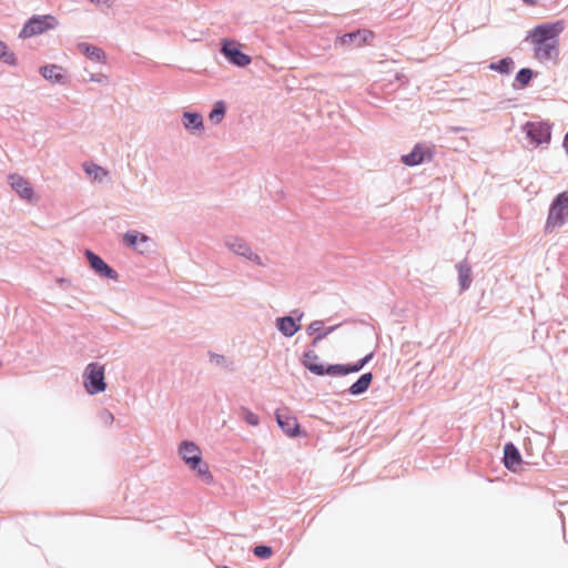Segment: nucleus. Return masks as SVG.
<instances>
[{
  "mask_svg": "<svg viewBox=\"0 0 568 568\" xmlns=\"http://www.w3.org/2000/svg\"><path fill=\"white\" fill-rule=\"evenodd\" d=\"M565 29L562 20L546 22L528 31L527 40L534 44V57L539 61L557 60L559 34Z\"/></svg>",
  "mask_w": 568,
  "mask_h": 568,
  "instance_id": "obj_1",
  "label": "nucleus"
},
{
  "mask_svg": "<svg viewBox=\"0 0 568 568\" xmlns=\"http://www.w3.org/2000/svg\"><path fill=\"white\" fill-rule=\"evenodd\" d=\"M0 60L10 67L18 64V59L13 51H10L8 44L0 40Z\"/></svg>",
  "mask_w": 568,
  "mask_h": 568,
  "instance_id": "obj_28",
  "label": "nucleus"
},
{
  "mask_svg": "<svg viewBox=\"0 0 568 568\" xmlns=\"http://www.w3.org/2000/svg\"><path fill=\"white\" fill-rule=\"evenodd\" d=\"M220 52L231 64L237 68H245L252 61L251 57L242 51L236 41L227 38L221 40Z\"/></svg>",
  "mask_w": 568,
  "mask_h": 568,
  "instance_id": "obj_8",
  "label": "nucleus"
},
{
  "mask_svg": "<svg viewBox=\"0 0 568 568\" xmlns=\"http://www.w3.org/2000/svg\"><path fill=\"white\" fill-rule=\"evenodd\" d=\"M182 123L189 131L204 130L203 118L199 112L185 111L182 115Z\"/></svg>",
  "mask_w": 568,
  "mask_h": 568,
  "instance_id": "obj_23",
  "label": "nucleus"
},
{
  "mask_svg": "<svg viewBox=\"0 0 568 568\" xmlns=\"http://www.w3.org/2000/svg\"><path fill=\"white\" fill-rule=\"evenodd\" d=\"M373 357H374V352H371V353L366 354L364 357H362L361 359H362L363 365L364 366L367 365L373 359Z\"/></svg>",
  "mask_w": 568,
  "mask_h": 568,
  "instance_id": "obj_37",
  "label": "nucleus"
},
{
  "mask_svg": "<svg viewBox=\"0 0 568 568\" xmlns=\"http://www.w3.org/2000/svg\"><path fill=\"white\" fill-rule=\"evenodd\" d=\"M39 73L49 82L53 84H65L68 77L65 70L58 64H45L40 67Z\"/></svg>",
  "mask_w": 568,
  "mask_h": 568,
  "instance_id": "obj_17",
  "label": "nucleus"
},
{
  "mask_svg": "<svg viewBox=\"0 0 568 568\" xmlns=\"http://www.w3.org/2000/svg\"><path fill=\"white\" fill-rule=\"evenodd\" d=\"M275 419L282 432L291 438H297L305 435L302 430L297 418L290 414L287 408H277L275 410Z\"/></svg>",
  "mask_w": 568,
  "mask_h": 568,
  "instance_id": "obj_10",
  "label": "nucleus"
},
{
  "mask_svg": "<svg viewBox=\"0 0 568 568\" xmlns=\"http://www.w3.org/2000/svg\"><path fill=\"white\" fill-rule=\"evenodd\" d=\"M373 378L374 376L371 372L364 373L347 388L346 392L352 396H361L368 390Z\"/></svg>",
  "mask_w": 568,
  "mask_h": 568,
  "instance_id": "obj_19",
  "label": "nucleus"
},
{
  "mask_svg": "<svg viewBox=\"0 0 568 568\" xmlns=\"http://www.w3.org/2000/svg\"><path fill=\"white\" fill-rule=\"evenodd\" d=\"M312 336H313V339L311 342V348L310 349H314L322 342V339L317 338L316 335H312Z\"/></svg>",
  "mask_w": 568,
  "mask_h": 568,
  "instance_id": "obj_40",
  "label": "nucleus"
},
{
  "mask_svg": "<svg viewBox=\"0 0 568 568\" xmlns=\"http://www.w3.org/2000/svg\"><path fill=\"white\" fill-rule=\"evenodd\" d=\"M342 324L338 323L336 325H331L327 327H324V321L316 320L313 321L306 328V332L308 335H316L317 338H321L322 341L326 338L329 334H332L334 331H336Z\"/></svg>",
  "mask_w": 568,
  "mask_h": 568,
  "instance_id": "obj_20",
  "label": "nucleus"
},
{
  "mask_svg": "<svg viewBox=\"0 0 568 568\" xmlns=\"http://www.w3.org/2000/svg\"><path fill=\"white\" fill-rule=\"evenodd\" d=\"M209 359L212 364L226 368L229 371H233V363L229 362L224 355L214 353L212 351L209 352Z\"/></svg>",
  "mask_w": 568,
  "mask_h": 568,
  "instance_id": "obj_29",
  "label": "nucleus"
},
{
  "mask_svg": "<svg viewBox=\"0 0 568 568\" xmlns=\"http://www.w3.org/2000/svg\"><path fill=\"white\" fill-rule=\"evenodd\" d=\"M487 68L500 74H510L515 69V61L511 57H505L496 62H490Z\"/></svg>",
  "mask_w": 568,
  "mask_h": 568,
  "instance_id": "obj_25",
  "label": "nucleus"
},
{
  "mask_svg": "<svg viewBox=\"0 0 568 568\" xmlns=\"http://www.w3.org/2000/svg\"><path fill=\"white\" fill-rule=\"evenodd\" d=\"M226 114V103L223 100L214 102L212 110L209 113V120L213 124H220Z\"/></svg>",
  "mask_w": 568,
  "mask_h": 568,
  "instance_id": "obj_27",
  "label": "nucleus"
},
{
  "mask_svg": "<svg viewBox=\"0 0 568 568\" xmlns=\"http://www.w3.org/2000/svg\"><path fill=\"white\" fill-rule=\"evenodd\" d=\"M501 463L511 473H517L524 465H529L523 459L520 450L513 442H507L504 445Z\"/></svg>",
  "mask_w": 568,
  "mask_h": 568,
  "instance_id": "obj_13",
  "label": "nucleus"
},
{
  "mask_svg": "<svg viewBox=\"0 0 568 568\" xmlns=\"http://www.w3.org/2000/svg\"><path fill=\"white\" fill-rule=\"evenodd\" d=\"M355 364L358 366L359 371H362L365 367L362 363V359H358L357 362H355Z\"/></svg>",
  "mask_w": 568,
  "mask_h": 568,
  "instance_id": "obj_43",
  "label": "nucleus"
},
{
  "mask_svg": "<svg viewBox=\"0 0 568 568\" xmlns=\"http://www.w3.org/2000/svg\"><path fill=\"white\" fill-rule=\"evenodd\" d=\"M552 125L548 121H528L523 125V132L534 146L549 144Z\"/></svg>",
  "mask_w": 568,
  "mask_h": 568,
  "instance_id": "obj_7",
  "label": "nucleus"
},
{
  "mask_svg": "<svg viewBox=\"0 0 568 568\" xmlns=\"http://www.w3.org/2000/svg\"><path fill=\"white\" fill-rule=\"evenodd\" d=\"M88 1L93 3V4H95V6H98V7H101V6L109 7L111 0H88Z\"/></svg>",
  "mask_w": 568,
  "mask_h": 568,
  "instance_id": "obj_35",
  "label": "nucleus"
},
{
  "mask_svg": "<svg viewBox=\"0 0 568 568\" xmlns=\"http://www.w3.org/2000/svg\"><path fill=\"white\" fill-rule=\"evenodd\" d=\"M84 255L88 260L90 267L101 277L108 280H116L118 272L113 270L101 256L87 248Z\"/></svg>",
  "mask_w": 568,
  "mask_h": 568,
  "instance_id": "obj_14",
  "label": "nucleus"
},
{
  "mask_svg": "<svg viewBox=\"0 0 568 568\" xmlns=\"http://www.w3.org/2000/svg\"><path fill=\"white\" fill-rule=\"evenodd\" d=\"M375 33L366 28H358L352 31L345 32L341 36H337L334 41V47L336 49H354L361 48L365 44H371L374 40Z\"/></svg>",
  "mask_w": 568,
  "mask_h": 568,
  "instance_id": "obj_6",
  "label": "nucleus"
},
{
  "mask_svg": "<svg viewBox=\"0 0 568 568\" xmlns=\"http://www.w3.org/2000/svg\"><path fill=\"white\" fill-rule=\"evenodd\" d=\"M239 416L250 426L260 425V417L245 406L240 407Z\"/></svg>",
  "mask_w": 568,
  "mask_h": 568,
  "instance_id": "obj_30",
  "label": "nucleus"
},
{
  "mask_svg": "<svg viewBox=\"0 0 568 568\" xmlns=\"http://www.w3.org/2000/svg\"><path fill=\"white\" fill-rule=\"evenodd\" d=\"M329 376H345L351 373H358V366L354 363L347 364H326V372Z\"/></svg>",
  "mask_w": 568,
  "mask_h": 568,
  "instance_id": "obj_24",
  "label": "nucleus"
},
{
  "mask_svg": "<svg viewBox=\"0 0 568 568\" xmlns=\"http://www.w3.org/2000/svg\"><path fill=\"white\" fill-rule=\"evenodd\" d=\"M457 272H458V283L460 291L464 292L470 287L471 284V267L467 260L460 261L456 265Z\"/></svg>",
  "mask_w": 568,
  "mask_h": 568,
  "instance_id": "obj_22",
  "label": "nucleus"
},
{
  "mask_svg": "<svg viewBox=\"0 0 568 568\" xmlns=\"http://www.w3.org/2000/svg\"><path fill=\"white\" fill-rule=\"evenodd\" d=\"M225 246L235 255L244 257L247 261L253 262L255 265L264 266L262 257L254 253L250 246V244L240 236H226L225 237Z\"/></svg>",
  "mask_w": 568,
  "mask_h": 568,
  "instance_id": "obj_9",
  "label": "nucleus"
},
{
  "mask_svg": "<svg viewBox=\"0 0 568 568\" xmlns=\"http://www.w3.org/2000/svg\"><path fill=\"white\" fill-rule=\"evenodd\" d=\"M568 220V191L558 193L551 201L546 220L545 231L551 232L561 227Z\"/></svg>",
  "mask_w": 568,
  "mask_h": 568,
  "instance_id": "obj_3",
  "label": "nucleus"
},
{
  "mask_svg": "<svg viewBox=\"0 0 568 568\" xmlns=\"http://www.w3.org/2000/svg\"><path fill=\"white\" fill-rule=\"evenodd\" d=\"M435 155L434 150L424 144V143H417L414 145L410 152L407 154H403L400 158V161L406 166H416L419 164H423L425 162L433 161Z\"/></svg>",
  "mask_w": 568,
  "mask_h": 568,
  "instance_id": "obj_11",
  "label": "nucleus"
},
{
  "mask_svg": "<svg viewBox=\"0 0 568 568\" xmlns=\"http://www.w3.org/2000/svg\"><path fill=\"white\" fill-rule=\"evenodd\" d=\"M89 81L98 82V83H105L106 82V75L99 73V74H91L89 78Z\"/></svg>",
  "mask_w": 568,
  "mask_h": 568,
  "instance_id": "obj_33",
  "label": "nucleus"
},
{
  "mask_svg": "<svg viewBox=\"0 0 568 568\" xmlns=\"http://www.w3.org/2000/svg\"><path fill=\"white\" fill-rule=\"evenodd\" d=\"M317 359L318 355L315 353V351L308 349L304 353L301 363L307 371L316 376L328 375V371L326 372V365L323 363H317Z\"/></svg>",
  "mask_w": 568,
  "mask_h": 568,
  "instance_id": "obj_18",
  "label": "nucleus"
},
{
  "mask_svg": "<svg viewBox=\"0 0 568 568\" xmlns=\"http://www.w3.org/2000/svg\"><path fill=\"white\" fill-rule=\"evenodd\" d=\"M79 49L92 61L104 62L105 60V52L99 47L89 43H80Z\"/></svg>",
  "mask_w": 568,
  "mask_h": 568,
  "instance_id": "obj_26",
  "label": "nucleus"
},
{
  "mask_svg": "<svg viewBox=\"0 0 568 568\" xmlns=\"http://www.w3.org/2000/svg\"><path fill=\"white\" fill-rule=\"evenodd\" d=\"M527 6H535L537 4V0H523Z\"/></svg>",
  "mask_w": 568,
  "mask_h": 568,
  "instance_id": "obj_42",
  "label": "nucleus"
},
{
  "mask_svg": "<svg viewBox=\"0 0 568 568\" xmlns=\"http://www.w3.org/2000/svg\"><path fill=\"white\" fill-rule=\"evenodd\" d=\"M373 357H374V352H371V353L366 354L364 357H362L361 359H362L363 365L364 366L367 365L373 359Z\"/></svg>",
  "mask_w": 568,
  "mask_h": 568,
  "instance_id": "obj_38",
  "label": "nucleus"
},
{
  "mask_svg": "<svg viewBox=\"0 0 568 568\" xmlns=\"http://www.w3.org/2000/svg\"><path fill=\"white\" fill-rule=\"evenodd\" d=\"M562 148H564L566 154L568 155V131L566 132V134L564 136Z\"/></svg>",
  "mask_w": 568,
  "mask_h": 568,
  "instance_id": "obj_41",
  "label": "nucleus"
},
{
  "mask_svg": "<svg viewBox=\"0 0 568 568\" xmlns=\"http://www.w3.org/2000/svg\"><path fill=\"white\" fill-rule=\"evenodd\" d=\"M59 26L58 19L52 14H33L23 24L19 32L20 39H28L43 34Z\"/></svg>",
  "mask_w": 568,
  "mask_h": 568,
  "instance_id": "obj_4",
  "label": "nucleus"
},
{
  "mask_svg": "<svg viewBox=\"0 0 568 568\" xmlns=\"http://www.w3.org/2000/svg\"><path fill=\"white\" fill-rule=\"evenodd\" d=\"M373 357H374V352H371V353L366 354L364 357H362L361 359H362L363 365L364 366L367 365L373 359Z\"/></svg>",
  "mask_w": 568,
  "mask_h": 568,
  "instance_id": "obj_36",
  "label": "nucleus"
},
{
  "mask_svg": "<svg viewBox=\"0 0 568 568\" xmlns=\"http://www.w3.org/2000/svg\"><path fill=\"white\" fill-rule=\"evenodd\" d=\"M83 169L87 174L93 175L94 179H100V175H106L108 172L95 163H84Z\"/></svg>",
  "mask_w": 568,
  "mask_h": 568,
  "instance_id": "obj_31",
  "label": "nucleus"
},
{
  "mask_svg": "<svg viewBox=\"0 0 568 568\" xmlns=\"http://www.w3.org/2000/svg\"><path fill=\"white\" fill-rule=\"evenodd\" d=\"M304 313L300 310H294L291 315H285L276 318V328L285 337L294 336L300 329Z\"/></svg>",
  "mask_w": 568,
  "mask_h": 568,
  "instance_id": "obj_12",
  "label": "nucleus"
},
{
  "mask_svg": "<svg viewBox=\"0 0 568 568\" xmlns=\"http://www.w3.org/2000/svg\"><path fill=\"white\" fill-rule=\"evenodd\" d=\"M463 131H466V128H463V126H449V128H447V132H449V133H458V132H463Z\"/></svg>",
  "mask_w": 568,
  "mask_h": 568,
  "instance_id": "obj_39",
  "label": "nucleus"
},
{
  "mask_svg": "<svg viewBox=\"0 0 568 568\" xmlns=\"http://www.w3.org/2000/svg\"><path fill=\"white\" fill-rule=\"evenodd\" d=\"M12 190L23 200L32 202L34 200V190L30 182L23 176L13 173L9 175Z\"/></svg>",
  "mask_w": 568,
  "mask_h": 568,
  "instance_id": "obj_16",
  "label": "nucleus"
},
{
  "mask_svg": "<svg viewBox=\"0 0 568 568\" xmlns=\"http://www.w3.org/2000/svg\"><path fill=\"white\" fill-rule=\"evenodd\" d=\"M537 75V72H535L530 68H521L517 71L515 80L511 84L513 89L518 91L527 88L531 80Z\"/></svg>",
  "mask_w": 568,
  "mask_h": 568,
  "instance_id": "obj_21",
  "label": "nucleus"
},
{
  "mask_svg": "<svg viewBox=\"0 0 568 568\" xmlns=\"http://www.w3.org/2000/svg\"><path fill=\"white\" fill-rule=\"evenodd\" d=\"M123 243L140 254L151 251V239L146 234L138 231L125 232L123 234Z\"/></svg>",
  "mask_w": 568,
  "mask_h": 568,
  "instance_id": "obj_15",
  "label": "nucleus"
},
{
  "mask_svg": "<svg viewBox=\"0 0 568 568\" xmlns=\"http://www.w3.org/2000/svg\"><path fill=\"white\" fill-rule=\"evenodd\" d=\"M179 455L205 485L214 483L207 464L203 462L201 449L194 442L183 440L179 446Z\"/></svg>",
  "mask_w": 568,
  "mask_h": 568,
  "instance_id": "obj_2",
  "label": "nucleus"
},
{
  "mask_svg": "<svg viewBox=\"0 0 568 568\" xmlns=\"http://www.w3.org/2000/svg\"><path fill=\"white\" fill-rule=\"evenodd\" d=\"M253 554L260 559H268L273 555V549L268 545H257L253 549Z\"/></svg>",
  "mask_w": 568,
  "mask_h": 568,
  "instance_id": "obj_32",
  "label": "nucleus"
},
{
  "mask_svg": "<svg viewBox=\"0 0 568 568\" xmlns=\"http://www.w3.org/2000/svg\"><path fill=\"white\" fill-rule=\"evenodd\" d=\"M83 385L90 395L104 392L106 389L104 366L97 362L89 363L83 372Z\"/></svg>",
  "mask_w": 568,
  "mask_h": 568,
  "instance_id": "obj_5",
  "label": "nucleus"
},
{
  "mask_svg": "<svg viewBox=\"0 0 568 568\" xmlns=\"http://www.w3.org/2000/svg\"><path fill=\"white\" fill-rule=\"evenodd\" d=\"M102 419L104 420V423H112L114 420V416L109 410H104L102 413Z\"/></svg>",
  "mask_w": 568,
  "mask_h": 568,
  "instance_id": "obj_34",
  "label": "nucleus"
}]
</instances>
